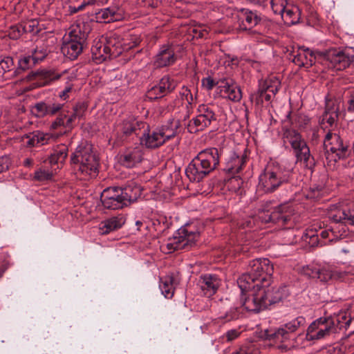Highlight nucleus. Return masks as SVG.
Here are the masks:
<instances>
[{
  "mask_svg": "<svg viewBox=\"0 0 354 354\" xmlns=\"http://www.w3.org/2000/svg\"><path fill=\"white\" fill-rule=\"evenodd\" d=\"M221 151L215 147L202 150L192 159L185 169L191 182L199 183L216 169L219 164Z\"/></svg>",
  "mask_w": 354,
  "mask_h": 354,
  "instance_id": "1",
  "label": "nucleus"
},
{
  "mask_svg": "<svg viewBox=\"0 0 354 354\" xmlns=\"http://www.w3.org/2000/svg\"><path fill=\"white\" fill-rule=\"evenodd\" d=\"M250 267V271L242 274L237 280L240 290L245 291L251 287L268 286L270 284L274 268L270 260L268 259L252 260Z\"/></svg>",
  "mask_w": 354,
  "mask_h": 354,
  "instance_id": "2",
  "label": "nucleus"
},
{
  "mask_svg": "<svg viewBox=\"0 0 354 354\" xmlns=\"http://www.w3.org/2000/svg\"><path fill=\"white\" fill-rule=\"evenodd\" d=\"M71 162L77 176L86 180L97 176L99 159L93 153L92 145L82 143L71 156Z\"/></svg>",
  "mask_w": 354,
  "mask_h": 354,
  "instance_id": "3",
  "label": "nucleus"
},
{
  "mask_svg": "<svg viewBox=\"0 0 354 354\" xmlns=\"http://www.w3.org/2000/svg\"><path fill=\"white\" fill-rule=\"evenodd\" d=\"M292 171L276 162H269L259 176L258 188L264 193H272L289 183Z\"/></svg>",
  "mask_w": 354,
  "mask_h": 354,
  "instance_id": "4",
  "label": "nucleus"
},
{
  "mask_svg": "<svg viewBox=\"0 0 354 354\" xmlns=\"http://www.w3.org/2000/svg\"><path fill=\"white\" fill-rule=\"evenodd\" d=\"M324 156L328 166L334 165L339 160H344L351 155L349 143L339 134L328 131L324 140Z\"/></svg>",
  "mask_w": 354,
  "mask_h": 354,
  "instance_id": "5",
  "label": "nucleus"
},
{
  "mask_svg": "<svg viewBox=\"0 0 354 354\" xmlns=\"http://www.w3.org/2000/svg\"><path fill=\"white\" fill-rule=\"evenodd\" d=\"M191 225H185L180 228L177 235L169 239L165 245L167 252L171 253L176 250L189 249L195 245L199 237V232L190 229Z\"/></svg>",
  "mask_w": 354,
  "mask_h": 354,
  "instance_id": "6",
  "label": "nucleus"
},
{
  "mask_svg": "<svg viewBox=\"0 0 354 354\" xmlns=\"http://www.w3.org/2000/svg\"><path fill=\"white\" fill-rule=\"evenodd\" d=\"M283 138L290 144L297 160H303L306 165H314V158L310 155L309 147L298 132L293 129H286Z\"/></svg>",
  "mask_w": 354,
  "mask_h": 354,
  "instance_id": "7",
  "label": "nucleus"
},
{
  "mask_svg": "<svg viewBox=\"0 0 354 354\" xmlns=\"http://www.w3.org/2000/svg\"><path fill=\"white\" fill-rule=\"evenodd\" d=\"M280 84V82L275 77L260 83L258 90L250 94V102L257 107H261L264 101L269 102L274 97L279 91Z\"/></svg>",
  "mask_w": 354,
  "mask_h": 354,
  "instance_id": "8",
  "label": "nucleus"
},
{
  "mask_svg": "<svg viewBox=\"0 0 354 354\" xmlns=\"http://www.w3.org/2000/svg\"><path fill=\"white\" fill-rule=\"evenodd\" d=\"M337 333L335 324L329 317H320L308 326L307 336L310 339H320Z\"/></svg>",
  "mask_w": 354,
  "mask_h": 354,
  "instance_id": "9",
  "label": "nucleus"
},
{
  "mask_svg": "<svg viewBox=\"0 0 354 354\" xmlns=\"http://www.w3.org/2000/svg\"><path fill=\"white\" fill-rule=\"evenodd\" d=\"M241 291L242 306L248 311L259 313L265 309V301L259 287H251L248 290Z\"/></svg>",
  "mask_w": 354,
  "mask_h": 354,
  "instance_id": "10",
  "label": "nucleus"
},
{
  "mask_svg": "<svg viewBox=\"0 0 354 354\" xmlns=\"http://www.w3.org/2000/svg\"><path fill=\"white\" fill-rule=\"evenodd\" d=\"M318 55L328 61L331 66L337 71H342L348 67L354 58L353 56H350L345 51L335 48L318 53Z\"/></svg>",
  "mask_w": 354,
  "mask_h": 354,
  "instance_id": "11",
  "label": "nucleus"
},
{
  "mask_svg": "<svg viewBox=\"0 0 354 354\" xmlns=\"http://www.w3.org/2000/svg\"><path fill=\"white\" fill-rule=\"evenodd\" d=\"M176 87L175 81L168 75H165L156 85L148 89L146 97L149 101L157 100L171 93Z\"/></svg>",
  "mask_w": 354,
  "mask_h": 354,
  "instance_id": "12",
  "label": "nucleus"
},
{
  "mask_svg": "<svg viewBox=\"0 0 354 354\" xmlns=\"http://www.w3.org/2000/svg\"><path fill=\"white\" fill-rule=\"evenodd\" d=\"M260 290L265 301V309L286 299L289 295L286 286H260Z\"/></svg>",
  "mask_w": 354,
  "mask_h": 354,
  "instance_id": "13",
  "label": "nucleus"
},
{
  "mask_svg": "<svg viewBox=\"0 0 354 354\" xmlns=\"http://www.w3.org/2000/svg\"><path fill=\"white\" fill-rule=\"evenodd\" d=\"M306 324V319L302 316H299L291 322L285 324L282 327L279 328L274 331L267 332V339L269 340H280L288 339L289 333L297 330L301 326Z\"/></svg>",
  "mask_w": 354,
  "mask_h": 354,
  "instance_id": "14",
  "label": "nucleus"
},
{
  "mask_svg": "<svg viewBox=\"0 0 354 354\" xmlns=\"http://www.w3.org/2000/svg\"><path fill=\"white\" fill-rule=\"evenodd\" d=\"M120 192L121 187H109L103 191L101 195V201L104 208L118 209L125 206Z\"/></svg>",
  "mask_w": 354,
  "mask_h": 354,
  "instance_id": "15",
  "label": "nucleus"
},
{
  "mask_svg": "<svg viewBox=\"0 0 354 354\" xmlns=\"http://www.w3.org/2000/svg\"><path fill=\"white\" fill-rule=\"evenodd\" d=\"M176 61L174 48L170 45H163L154 57L153 64L156 68L171 66Z\"/></svg>",
  "mask_w": 354,
  "mask_h": 354,
  "instance_id": "16",
  "label": "nucleus"
},
{
  "mask_svg": "<svg viewBox=\"0 0 354 354\" xmlns=\"http://www.w3.org/2000/svg\"><path fill=\"white\" fill-rule=\"evenodd\" d=\"M142 145H145L147 148H158L165 143L158 128L153 131L149 130V127L146 124L143 133L140 138Z\"/></svg>",
  "mask_w": 354,
  "mask_h": 354,
  "instance_id": "17",
  "label": "nucleus"
},
{
  "mask_svg": "<svg viewBox=\"0 0 354 354\" xmlns=\"http://www.w3.org/2000/svg\"><path fill=\"white\" fill-rule=\"evenodd\" d=\"M272 223L279 226L285 225L290 221L294 214V209L288 204H281L274 207L272 212Z\"/></svg>",
  "mask_w": 354,
  "mask_h": 354,
  "instance_id": "18",
  "label": "nucleus"
},
{
  "mask_svg": "<svg viewBox=\"0 0 354 354\" xmlns=\"http://www.w3.org/2000/svg\"><path fill=\"white\" fill-rule=\"evenodd\" d=\"M320 51L313 52L304 47L300 48L297 54L293 55L292 62L299 66H312L317 57H322L318 55Z\"/></svg>",
  "mask_w": 354,
  "mask_h": 354,
  "instance_id": "19",
  "label": "nucleus"
},
{
  "mask_svg": "<svg viewBox=\"0 0 354 354\" xmlns=\"http://www.w3.org/2000/svg\"><path fill=\"white\" fill-rule=\"evenodd\" d=\"M221 280L216 274L202 275L198 281V284L203 294L207 297L214 295L220 286Z\"/></svg>",
  "mask_w": 354,
  "mask_h": 354,
  "instance_id": "20",
  "label": "nucleus"
},
{
  "mask_svg": "<svg viewBox=\"0 0 354 354\" xmlns=\"http://www.w3.org/2000/svg\"><path fill=\"white\" fill-rule=\"evenodd\" d=\"M221 83L223 85L220 86L221 88V93L223 94L225 97L236 102L241 100V89L232 80H224Z\"/></svg>",
  "mask_w": 354,
  "mask_h": 354,
  "instance_id": "21",
  "label": "nucleus"
},
{
  "mask_svg": "<svg viewBox=\"0 0 354 354\" xmlns=\"http://www.w3.org/2000/svg\"><path fill=\"white\" fill-rule=\"evenodd\" d=\"M59 75L51 71L37 70L31 71L26 77L28 80H35L38 86H44L53 80L59 78Z\"/></svg>",
  "mask_w": 354,
  "mask_h": 354,
  "instance_id": "22",
  "label": "nucleus"
},
{
  "mask_svg": "<svg viewBox=\"0 0 354 354\" xmlns=\"http://www.w3.org/2000/svg\"><path fill=\"white\" fill-rule=\"evenodd\" d=\"M142 191L141 187L135 182H130L123 188L121 187L120 194L122 195L124 205L136 201L140 196Z\"/></svg>",
  "mask_w": 354,
  "mask_h": 354,
  "instance_id": "23",
  "label": "nucleus"
},
{
  "mask_svg": "<svg viewBox=\"0 0 354 354\" xmlns=\"http://www.w3.org/2000/svg\"><path fill=\"white\" fill-rule=\"evenodd\" d=\"M146 123L139 122L133 118L124 120L120 125V131L123 136L127 137L133 133L139 135L142 129H145Z\"/></svg>",
  "mask_w": 354,
  "mask_h": 354,
  "instance_id": "24",
  "label": "nucleus"
},
{
  "mask_svg": "<svg viewBox=\"0 0 354 354\" xmlns=\"http://www.w3.org/2000/svg\"><path fill=\"white\" fill-rule=\"evenodd\" d=\"M142 160V153L140 149L134 148L131 150L125 151L120 156V163L127 167L132 168Z\"/></svg>",
  "mask_w": 354,
  "mask_h": 354,
  "instance_id": "25",
  "label": "nucleus"
},
{
  "mask_svg": "<svg viewBox=\"0 0 354 354\" xmlns=\"http://www.w3.org/2000/svg\"><path fill=\"white\" fill-rule=\"evenodd\" d=\"M126 219L122 214L109 218L100 223V230L102 234H106L122 227Z\"/></svg>",
  "mask_w": 354,
  "mask_h": 354,
  "instance_id": "26",
  "label": "nucleus"
},
{
  "mask_svg": "<svg viewBox=\"0 0 354 354\" xmlns=\"http://www.w3.org/2000/svg\"><path fill=\"white\" fill-rule=\"evenodd\" d=\"M180 127V122L179 120L171 119L165 124L158 128L165 142L178 134Z\"/></svg>",
  "mask_w": 354,
  "mask_h": 354,
  "instance_id": "27",
  "label": "nucleus"
},
{
  "mask_svg": "<svg viewBox=\"0 0 354 354\" xmlns=\"http://www.w3.org/2000/svg\"><path fill=\"white\" fill-rule=\"evenodd\" d=\"M111 46L100 41L95 42L91 47L93 59L97 63H101L110 57Z\"/></svg>",
  "mask_w": 354,
  "mask_h": 354,
  "instance_id": "28",
  "label": "nucleus"
},
{
  "mask_svg": "<svg viewBox=\"0 0 354 354\" xmlns=\"http://www.w3.org/2000/svg\"><path fill=\"white\" fill-rule=\"evenodd\" d=\"M246 159L247 156L245 154L240 156L234 153L226 163L223 170L230 174H238L241 171L243 166L246 162Z\"/></svg>",
  "mask_w": 354,
  "mask_h": 354,
  "instance_id": "29",
  "label": "nucleus"
},
{
  "mask_svg": "<svg viewBox=\"0 0 354 354\" xmlns=\"http://www.w3.org/2000/svg\"><path fill=\"white\" fill-rule=\"evenodd\" d=\"M83 48L84 45L80 44V43L77 41L74 42V41L65 40L61 50L64 56L71 60H73L77 59L82 53Z\"/></svg>",
  "mask_w": 354,
  "mask_h": 354,
  "instance_id": "30",
  "label": "nucleus"
},
{
  "mask_svg": "<svg viewBox=\"0 0 354 354\" xmlns=\"http://www.w3.org/2000/svg\"><path fill=\"white\" fill-rule=\"evenodd\" d=\"M176 283V279L172 275H167L160 279V288L165 297L171 298L173 297Z\"/></svg>",
  "mask_w": 354,
  "mask_h": 354,
  "instance_id": "31",
  "label": "nucleus"
},
{
  "mask_svg": "<svg viewBox=\"0 0 354 354\" xmlns=\"http://www.w3.org/2000/svg\"><path fill=\"white\" fill-rule=\"evenodd\" d=\"M329 317L335 324L337 332L342 328L346 329L352 321L351 315L346 312H340L337 315Z\"/></svg>",
  "mask_w": 354,
  "mask_h": 354,
  "instance_id": "32",
  "label": "nucleus"
},
{
  "mask_svg": "<svg viewBox=\"0 0 354 354\" xmlns=\"http://www.w3.org/2000/svg\"><path fill=\"white\" fill-rule=\"evenodd\" d=\"M68 148L65 145H62L54 149L53 153L48 157V162L52 166L59 163L62 164L66 157Z\"/></svg>",
  "mask_w": 354,
  "mask_h": 354,
  "instance_id": "33",
  "label": "nucleus"
},
{
  "mask_svg": "<svg viewBox=\"0 0 354 354\" xmlns=\"http://www.w3.org/2000/svg\"><path fill=\"white\" fill-rule=\"evenodd\" d=\"M87 35L84 31H82L80 26L77 25L72 26L71 30L68 32V35L65 38L66 41H74L84 45L86 40Z\"/></svg>",
  "mask_w": 354,
  "mask_h": 354,
  "instance_id": "34",
  "label": "nucleus"
},
{
  "mask_svg": "<svg viewBox=\"0 0 354 354\" xmlns=\"http://www.w3.org/2000/svg\"><path fill=\"white\" fill-rule=\"evenodd\" d=\"M244 20L247 25L243 24L244 30L250 29L251 28L260 25L262 19L256 13L249 10H243Z\"/></svg>",
  "mask_w": 354,
  "mask_h": 354,
  "instance_id": "35",
  "label": "nucleus"
},
{
  "mask_svg": "<svg viewBox=\"0 0 354 354\" xmlns=\"http://www.w3.org/2000/svg\"><path fill=\"white\" fill-rule=\"evenodd\" d=\"M209 126V124L205 123V120L198 114L196 118L189 121L187 124V130L191 133H195L204 130Z\"/></svg>",
  "mask_w": 354,
  "mask_h": 354,
  "instance_id": "36",
  "label": "nucleus"
},
{
  "mask_svg": "<svg viewBox=\"0 0 354 354\" xmlns=\"http://www.w3.org/2000/svg\"><path fill=\"white\" fill-rule=\"evenodd\" d=\"M33 56L24 55L18 60V68L15 72L19 73V71H25L31 68L37 64Z\"/></svg>",
  "mask_w": 354,
  "mask_h": 354,
  "instance_id": "37",
  "label": "nucleus"
},
{
  "mask_svg": "<svg viewBox=\"0 0 354 354\" xmlns=\"http://www.w3.org/2000/svg\"><path fill=\"white\" fill-rule=\"evenodd\" d=\"M199 115L205 120V123L211 124L212 121L216 120V116L214 111L208 106L202 104L198 108Z\"/></svg>",
  "mask_w": 354,
  "mask_h": 354,
  "instance_id": "38",
  "label": "nucleus"
},
{
  "mask_svg": "<svg viewBox=\"0 0 354 354\" xmlns=\"http://www.w3.org/2000/svg\"><path fill=\"white\" fill-rule=\"evenodd\" d=\"M329 218L335 223H348V212L340 209L331 210L329 213Z\"/></svg>",
  "mask_w": 354,
  "mask_h": 354,
  "instance_id": "39",
  "label": "nucleus"
},
{
  "mask_svg": "<svg viewBox=\"0 0 354 354\" xmlns=\"http://www.w3.org/2000/svg\"><path fill=\"white\" fill-rule=\"evenodd\" d=\"M25 32L32 33L33 35H37L41 29L39 28V21L36 19H30L26 21L22 22Z\"/></svg>",
  "mask_w": 354,
  "mask_h": 354,
  "instance_id": "40",
  "label": "nucleus"
},
{
  "mask_svg": "<svg viewBox=\"0 0 354 354\" xmlns=\"http://www.w3.org/2000/svg\"><path fill=\"white\" fill-rule=\"evenodd\" d=\"M50 105L48 102H40L35 104L33 109L38 117L50 115Z\"/></svg>",
  "mask_w": 354,
  "mask_h": 354,
  "instance_id": "41",
  "label": "nucleus"
},
{
  "mask_svg": "<svg viewBox=\"0 0 354 354\" xmlns=\"http://www.w3.org/2000/svg\"><path fill=\"white\" fill-rule=\"evenodd\" d=\"M15 68V62L12 57H5L0 61V74L11 71Z\"/></svg>",
  "mask_w": 354,
  "mask_h": 354,
  "instance_id": "42",
  "label": "nucleus"
},
{
  "mask_svg": "<svg viewBox=\"0 0 354 354\" xmlns=\"http://www.w3.org/2000/svg\"><path fill=\"white\" fill-rule=\"evenodd\" d=\"M271 7L274 14L281 15L284 17L283 12L286 8V0H271Z\"/></svg>",
  "mask_w": 354,
  "mask_h": 354,
  "instance_id": "43",
  "label": "nucleus"
},
{
  "mask_svg": "<svg viewBox=\"0 0 354 354\" xmlns=\"http://www.w3.org/2000/svg\"><path fill=\"white\" fill-rule=\"evenodd\" d=\"M339 118V113H335L334 111L331 112L330 114L324 113L322 115V124H324L327 123L328 127H333L337 125V122Z\"/></svg>",
  "mask_w": 354,
  "mask_h": 354,
  "instance_id": "44",
  "label": "nucleus"
},
{
  "mask_svg": "<svg viewBox=\"0 0 354 354\" xmlns=\"http://www.w3.org/2000/svg\"><path fill=\"white\" fill-rule=\"evenodd\" d=\"M309 122L310 119L306 115L300 113L295 115L292 121V123L299 128H304Z\"/></svg>",
  "mask_w": 354,
  "mask_h": 354,
  "instance_id": "45",
  "label": "nucleus"
},
{
  "mask_svg": "<svg viewBox=\"0 0 354 354\" xmlns=\"http://www.w3.org/2000/svg\"><path fill=\"white\" fill-rule=\"evenodd\" d=\"M21 28H24L22 22L20 24H18L17 25L11 26L10 32H9L10 37L12 39H17L21 35L26 33L24 29Z\"/></svg>",
  "mask_w": 354,
  "mask_h": 354,
  "instance_id": "46",
  "label": "nucleus"
},
{
  "mask_svg": "<svg viewBox=\"0 0 354 354\" xmlns=\"http://www.w3.org/2000/svg\"><path fill=\"white\" fill-rule=\"evenodd\" d=\"M32 55L35 60L38 63L42 61L47 55L46 48L44 46H37L32 52Z\"/></svg>",
  "mask_w": 354,
  "mask_h": 354,
  "instance_id": "47",
  "label": "nucleus"
},
{
  "mask_svg": "<svg viewBox=\"0 0 354 354\" xmlns=\"http://www.w3.org/2000/svg\"><path fill=\"white\" fill-rule=\"evenodd\" d=\"M53 175L52 171L40 169L35 171V179L38 181H44L51 179Z\"/></svg>",
  "mask_w": 354,
  "mask_h": 354,
  "instance_id": "48",
  "label": "nucleus"
},
{
  "mask_svg": "<svg viewBox=\"0 0 354 354\" xmlns=\"http://www.w3.org/2000/svg\"><path fill=\"white\" fill-rule=\"evenodd\" d=\"M284 17H282L286 23L294 24L297 22L298 18L296 13L292 9L285 8L283 12Z\"/></svg>",
  "mask_w": 354,
  "mask_h": 354,
  "instance_id": "49",
  "label": "nucleus"
},
{
  "mask_svg": "<svg viewBox=\"0 0 354 354\" xmlns=\"http://www.w3.org/2000/svg\"><path fill=\"white\" fill-rule=\"evenodd\" d=\"M332 272L333 270L328 268H319V276H317V279L324 282L332 280Z\"/></svg>",
  "mask_w": 354,
  "mask_h": 354,
  "instance_id": "50",
  "label": "nucleus"
},
{
  "mask_svg": "<svg viewBox=\"0 0 354 354\" xmlns=\"http://www.w3.org/2000/svg\"><path fill=\"white\" fill-rule=\"evenodd\" d=\"M115 12L113 10H111L110 8H105L103 10H101L98 13V18H101L104 20H107L108 21H110L111 20H114V15Z\"/></svg>",
  "mask_w": 354,
  "mask_h": 354,
  "instance_id": "51",
  "label": "nucleus"
},
{
  "mask_svg": "<svg viewBox=\"0 0 354 354\" xmlns=\"http://www.w3.org/2000/svg\"><path fill=\"white\" fill-rule=\"evenodd\" d=\"M66 118V114H64L61 112L59 116L50 124V129L55 130L60 127H66V122L64 121Z\"/></svg>",
  "mask_w": 354,
  "mask_h": 354,
  "instance_id": "52",
  "label": "nucleus"
},
{
  "mask_svg": "<svg viewBox=\"0 0 354 354\" xmlns=\"http://www.w3.org/2000/svg\"><path fill=\"white\" fill-rule=\"evenodd\" d=\"M239 314L240 313L237 307L231 308L225 313L223 317H221V318L224 319L227 322H230L231 320L238 319Z\"/></svg>",
  "mask_w": 354,
  "mask_h": 354,
  "instance_id": "53",
  "label": "nucleus"
},
{
  "mask_svg": "<svg viewBox=\"0 0 354 354\" xmlns=\"http://www.w3.org/2000/svg\"><path fill=\"white\" fill-rule=\"evenodd\" d=\"M304 274L310 278L317 279V276H319V268L307 266L304 268Z\"/></svg>",
  "mask_w": 354,
  "mask_h": 354,
  "instance_id": "54",
  "label": "nucleus"
},
{
  "mask_svg": "<svg viewBox=\"0 0 354 354\" xmlns=\"http://www.w3.org/2000/svg\"><path fill=\"white\" fill-rule=\"evenodd\" d=\"M87 109V105L84 102H79L73 107V111H75V116H77L78 118L84 116V112Z\"/></svg>",
  "mask_w": 354,
  "mask_h": 354,
  "instance_id": "55",
  "label": "nucleus"
},
{
  "mask_svg": "<svg viewBox=\"0 0 354 354\" xmlns=\"http://www.w3.org/2000/svg\"><path fill=\"white\" fill-rule=\"evenodd\" d=\"M53 136L50 133H44L41 131H37L36 140L39 144L44 145L46 144Z\"/></svg>",
  "mask_w": 354,
  "mask_h": 354,
  "instance_id": "56",
  "label": "nucleus"
},
{
  "mask_svg": "<svg viewBox=\"0 0 354 354\" xmlns=\"http://www.w3.org/2000/svg\"><path fill=\"white\" fill-rule=\"evenodd\" d=\"M333 111H334L335 113H339L338 105L333 100H326L324 113L330 114Z\"/></svg>",
  "mask_w": 354,
  "mask_h": 354,
  "instance_id": "57",
  "label": "nucleus"
},
{
  "mask_svg": "<svg viewBox=\"0 0 354 354\" xmlns=\"http://www.w3.org/2000/svg\"><path fill=\"white\" fill-rule=\"evenodd\" d=\"M107 46H111V50H110V57H117L122 54V50L121 49L119 46H116L115 43L113 42L112 39H109L107 42Z\"/></svg>",
  "mask_w": 354,
  "mask_h": 354,
  "instance_id": "58",
  "label": "nucleus"
},
{
  "mask_svg": "<svg viewBox=\"0 0 354 354\" xmlns=\"http://www.w3.org/2000/svg\"><path fill=\"white\" fill-rule=\"evenodd\" d=\"M323 187L322 186H317L315 187H310L309 192L308 193L307 197L310 198H318L322 195Z\"/></svg>",
  "mask_w": 354,
  "mask_h": 354,
  "instance_id": "59",
  "label": "nucleus"
},
{
  "mask_svg": "<svg viewBox=\"0 0 354 354\" xmlns=\"http://www.w3.org/2000/svg\"><path fill=\"white\" fill-rule=\"evenodd\" d=\"M11 164L10 159L7 156L0 157V173L3 172L9 169Z\"/></svg>",
  "mask_w": 354,
  "mask_h": 354,
  "instance_id": "60",
  "label": "nucleus"
},
{
  "mask_svg": "<svg viewBox=\"0 0 354 354\" xmlns=\"http://www.w3.org/2000/svg\"><path fill=\"white\" fill-rule=\"evenodd\" d=\"M180 94L183 96V99H185L188 104H192L194 101V97L191 91L187 87H183L180 91Z\"/></svg>",
  "mask_w": 354,
  "mask_h": 354,
  "instance_id": "61",
  "label": "nucleus"
},
{
  "mask_svg": "<svg viewBox=\"0 0 354 354\" xmlns=\"http://www.w3.org/2000/svg\"><path fill=\"white\" fill-rule=\"evenodd\" d=\"M50 105V115H54L58 112H59L64 106L63 104H60L55 102L48 101Z\"/></svg>",
  "mask_w": 354,
  "mask_h": 354,
  "instance_id": "62",
  "label": "nucleus"
},
{
  "mask_svg": "<svg viewBox=\"0 0 354 354\" xmlns=\"http://www.w3.org/2000/svg\"><path fill=\"white\" fill-rule=\"evenodd\" d=\"M348 273L345 271L333 270L332 280H344V278L348 275Z\"/></svg>",
  "mask_w": 354,
  "mask_h": 354,
  "instance_id": "63",
  "label": "nucleus"
},
{
  "mask_svg": "<svg viewBox=\"0 0 354 354\" xmlns=\"http://www.w3.org/2000/svg\"><path fill=\"white\" fill-rule=\"evenodd\" d=\"M88 5H91V1L84 2L77 7L73 6H69L68 11H69L70 14H71V15L75 14L80 10H84V8Z\"/></svg>",
  "mask_w": 354,
  "mask_h": 354,
  "instance_id": "64",
  "label": "nucleus"
}]
</instances>
